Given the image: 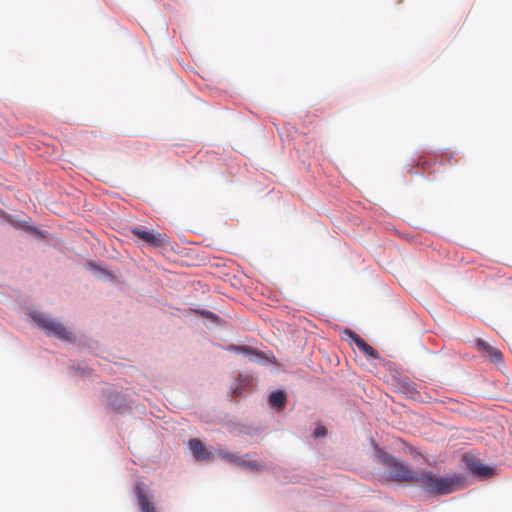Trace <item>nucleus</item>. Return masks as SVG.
Listing matches in <instances>:
<instances>
[{
	"label": "nucleus",
	"mask_w": 512,
	"mask_h": 512,
	"mask_svg": "<svg viewBox=\"0 0 512 512\" xmlns=\"http://www.w3.org/2000/svg\"><path fill=\"white\" fill-rule=\"evenodd\" d=\"M431 495H447L463 487V478L459 475L438 476L429 470H420L412 480Z\"/></svg>",
	"instance_id": "obj_1"
},
{
	"label": "nucleus",
	"mask_w": 512,
	"mask_h": 512,
	"mask_svg": "<svg viewBox=\"0 0 512 512\" xmlns=\"http://www.w3.org/2000/svg\"><path fill=\"white\" fill-rule=\"evenodd\" d=\"M379 460L387 468L393 481L412 482L416 471L410 469L402 461L386 452H380Z\"/></svg>",
	"instance_id": "obj_2"
},
{
	"label": "nucleus",
	"mask_w": 512,
	"mask_h": 512,
	"mask_svg": "<svg viewBox=\"0 0 512 512\" xmlns=\"http://www.w3.org/2000/svg\"><path fill=\"white\" fill-rule=\"evenodd\" d=\"M32 318L48 336H55L66 341H72L74 339L73 334L63 324L51 319L47 315L35 313Z\"/></svg>",
	"instance_id": "obj_3"
},
{
	"label": "nucleus",
	"mask_w": 512,
	"mask_h": 512,
	"mask_svg": "<svg viewBox=\"0 0 512 512\" xmlns=\"http://www.w3.org/2000/svg\"><path fill=\"white\" fill-rule=\"evenodd\" d=\"M132 234L153 247H161L167 243L164 235L158 232L145 230L141 227L133 228Z\"/></svg>",
	"instance_id": "obj_4"
},
{
	"label": "nucleus",
	"mask_w": 512,
	"mask_h": 512,
	"mask_svg": "<svg viewBox=\"0 0 512 512\" xmlns=\"http://www.w3.org/2000/svg\"><path fill=\"white\" fill-rule=\"evenodd\" d=\"M476 349L479 350L483 357L489 359L492 363L498 364L502 361V353L484 340L478 338L475 341Z\"/></svg>",
	"instance_id": "obj_5"
},
{
	"label": "nucleus",
	"mask_w": 512,
	"mask_h": 512,
	"mask_svg": "<svg viewBox=\"0 0 512 512\" xmlns=\"http://www.w3.org/2000/svg\"><path fill=\"white\" fill-rule=\"evenodd\" d=\"M350 337L358 347L360 351H362L365 355L372 358H379V353L370 346L364 339H362L358 334L354 332H349Z\"/></svg>",
	"instance_id": "obj_6"
},
{
	"label": "nucleus",
	"mask_w": 512,
	"mask_h": 512,
	"mask_svg": "<svg viewBox=\"0 0 512 512\" xmlns=\"http://www.w3.org/2000/svg\"><path fill=\"white\" fill-rule=\"evenodd\" d=\"M190 449L193 452V455L198 460H206L209 458L210 453L207 448L203 445V443L199 439H191L189 441Z\"/></svg>",
	"instance_id": "obj_7"
},
{
	"label": "nucleus",
	"mask_w": 512,
	"mask_h": 512,
	"mask_svg": "<svg viewBox=\"0 0 512 512\" xmlns=\"http://www.w3.org/2000/svg\"><path fill=\"white\" fill-rule=\"evenodd\" d=\"M236 465L253 471H261L264 469L262 464L254 459H251L250 454L240 456L239 459H237Z\"/></svg>",
	"instance_id": "obj_8"
},
{
	"label": "nucleus",
	"mask_w": 512,
	"mask_h": 512,
	"mask_svg": "<svg viewBox=\"0 0 512 512\" xmlns=\"http://www.w3.org/2000/svg\"><path fill=\"white\" fill-rule=\"evenodd\" d=\"M136 496L142 512H157L154 505L149 501L140 486L136 487Z\"/></svg>",
	"instance_id": "obj_9"
},
{
	"label": "nucleus",
	"mask_w": 512,
	"mask_h": 512,
	"mask_svg": "<svg viewBox=\"0 0 512 512\" xmlns=\"http://www.w3.org/2000/svg\"><path fill=\"white\" fill-rule=\"evenodd\" d=\"M269 404L273 408H284L286 404V394L283 391L272 392L269 396Z\"/></svg>",
	"instance_id": "obj_10"
},
{
	"label": "nucleus",
	"mask_w": 512,
	"mask_h": 512,
	"mask_svg": "<svg viewBox=\"0 0 512 512\" xmlns=\"http://www.w3.org/2000/svg\"><path fill=\"white\" fill-rule=\"evenodd\" d=\"M468 466L470 470L477 475L481 476H490L493 473V469L484 465L483 463L479 461H473L471 463H468Z\"/></svg>",
	"instance_id": "obj_11"
},
{
	"label": "nucleus",
	"mask_w": 512,
	"mask_h": 512,
	"mask_svg": "<svg viewBox=\"0 0 512 512\" xmlns=\"http://www.w3.org/2000/svg\"><path fill=\"white\" fill-rule=\"evenodd\" d=\"M226 350L235 353H242L247 356L260 354L256 349L250 346L230 345L226 348Z\"/></svg>",
	"instance_id": "obj_12"
},
{
	"label": "nucleus",
	"mask_w": 512,
	"mask_h": 512,
	"mask_svg": "<svg viewBox=\"0 0 512 512\" xmlns=\"http://www.w3.org/2000/svg\"><path fill=\"white\" fill-rule=\"evenodd\" d=\"M218 454L224 460H226V461H228L230 463H233L235 465L237 463V459H239V457H240L237 454H234V453H231V452H225V451H219Z\"/></svg>",
	"instance_id": "obj_13"
},
{
	"label": "nucleus",
	"mask_w": 512,
	"mask_h": 512,
	"mask_svg": "<svg viewBox=\"0 0 512 512\" xmlns=\"http://www.w3.org/2000/svg\"><path fill=\"white\" fill-rule=\"evenodd\" d=\"M326 435H327V429H326V427H324L322 425L317 426L313 432V436L315 438L324 437Z\"/></svg>",
	"instance_id": "obj_14"
},
{
	"label": "nucleus",
	"mask_w": 512,
	"mask_h": 512,
	"mask_svg": "<svg viewBox=\"0 0 512 512\" xmlns=\"http://www.w3.org/2000/svg\"><path fill=\"white\" fill-rule=\"evenodd\" d=\"M212 315H213V313H212V312H207V313H206V316H208V317H211Z\"/></svg>",
	"instance_id": "obj_15"
}]
</instances>
